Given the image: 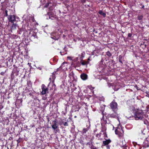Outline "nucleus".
<instances>
[{"label": "nucleus", "mask_w": 149, "mask_h": 149, "mask_svg": "<svg viewBox=\"0 0 149 149\" xmlns=\"http://www.w3.org/2000/svg\"><path fill=\"white\" fill-rule=\"evenodd\" d=\"M134 117L136 120L142 119L143 118L142 111L141 110H138L136 112Z\"/></svg>", "instance_id": "obj_1"}, {"label": "nucleus", "mask_w": 149, "mask_h": 149, "mask_svg": "<svg viewBox=\"0 0 149 149\" xmlns=\"http://www.w3.org/2000/svg\"><path fill=\"white\" fill-rule=\"evenodd\" d=\"M117 103L113 101L110 104V106L113 111H117L118 109Z\"/></svg>", "instance_id": "obj_2"}, {"label": "nucleus", "mask_w": 149, "mask_h": 149, "mask_svg": "<svg viewBox=\"0 0 149 149\" xmlns=\"http://www.w3.org/2000/svg\"><path fill=\"white\" fill-rule=\"evenodd\" d=\"M42 91L41 92L42 95H43L48 93V89L47 88L44 84H42L41 86Z\"/></svg>", "instance_id": "obj_3"}, {"label": "nucleus", "mask_w": 149, "mask_h": 149, "mask_svg": "<svg viewBox=\"0 0 149 149\" xmlns=\"http://www.w3.org/2000/svg\"><path fill=\"white\" fill-rule=\"evenodd\" d=\"M52 127L54 130L55 133L59 132L58 125L57 124L56 121H54V124L52 125Z\"/></svg>", "instance_id": "obj_4"}, {"label": "nucleus", "mask_w": 149, "mask_h": 149, "mask_svg": "<svg viewBox=\"0 0 149 149\" xmlns=\"http://www.w3.org/2000/svg\"><path fill=\"white\" fill-rule=\"evenodd\" d=\"M8 19L9 22L13 23L15 20V16L14 15H9L8 17Z\"/></svg>", "instance_id": "obj_5"}, {"label": "nucleus", "mask_w": 149, "mask_h": 149, "mask_svg": "<svg viewBox=\"0 0 149 149\" xmlns=\"http://www.w3.org/2000/svg\"><path fill=\"white\" fill-rule=\"evenodd\" d=\"M115 133L116 134L118 135L120 138L123 137V130H121L120 131H119L118 130H117L115 131Z\"/></svg>", "instance_id": "obj_6"}, {"label": "nucleus", "mask_w": 149, "mask_h": 149, "mask_svg": "<svg viewBox=\"0 0 149 149\" xmlns=\"http://www.w3.org/2000/svg\"><path fill=\"white\" fill-rule=\"evenodd\" d=\"M48 14L49 15V18L51 19H54L56 17V16L54 14H52V13L50 12L48 13Z\"/></svg>", "instance_id": "obj_7"}, {"label": "nucleus", "mask_w": 149, "mask_h": 149, "mask_svg": "<svg viewBox=\"0 0 149 149\" xmlns=\"http://www.w3.org/2000/svg\"><path fill=\"white\" fill-rule=\"evenodd\" d=\"M56 73V72H54L52 74V78L51 77H50L49 79V80L50 81H51L52 80V83L54 82V80L56 78L55 75V74Z\"/></svg>", "instance_id": "obj_8"}, {"label": "nucleus", "mask_w": 149, "mask_h": 149, "mask_svg": "<svg viewBox=\"0 0 149 149\" xmlns=\"http://www.w3.org/2000/svg\"><path fill=\"white\" fill-rule=\"evenodd\" d=\"M81 78L83 80H86L87 79L88 76L86 74L83 73L81 75Z\"/></svg>", "instance_id": "obj_9"}, {"label": "nucleus", "mask_w": 149, "mask_h": 149, "mask_svg": "<svg viewBox=\"0 0 149 149\" xmlns=\"http://www.w3.org/2000/svg\"><path fill=\"white\" fill-rule=\"evenodd\" d=\"M114 112V113H112L110 115V116L111 117L113 118H116L118 116V114L117 113L116 111H113Z\"/></svg>", "instance_id": "obj_10"}, {"label": "nucleus", "mask_w": 149, "mask_h": 149, "mask_svg": "<svg viewBox=\"0 0 149 149\" xmlns=\"http://www.w3.org/2000/svg\"><path fill=\"white\" fill-rule=\"evenodd\" d=\"M111 142V141L110 139H107L105 141H103V144L105 145H108V144Z\"/></svg>", "instance_id": "obj_11"}, {"label": "nucleus", "mask_w": 149, "mask_h": 149, "mask_svg": "<svg viewBox=\"0 0 149 149\" xmlns=\"http://www.w3.org/2000/svg\"><path fill=\"white\" fill-rule=\"evenodd\" d=\"M144 147L145 148H148L149 146V144L148 143V142L147 141H145L143 143Z\"/></svg>", "instance_id": "obj_12"}, {"label": "nucleus", "mask_w": 149, "mask_h": 149, "mask_svg": "<svg viewBox=\"0 0 149 149\" xmlns=\"http://www.w3.org/2000/svg\"><path fill=\"white\" fill-rule=\"evenodd\" d=\"M89 130V127H88L86 128H84L82 131V132L83 134L86 133V132Z\"/></svg>", "instance_id": "obj_13"}, {"label": "nucleus", "mask_w": 149, "mask_h": 149, "mask_svg": "<svg viewBox=\"0 0 149 149\" xmlns=\"http://www.w3.org/2000/svg\"><path fill=\"white\" fill-rule=\"evenodd\" d=\"M99 13L100 15L103 16H104V17H105L106 16V15L105 13H103L102 11L100 10L99 11Z\"/></svg>", "instance_id": "obj_14"}, {"label": "nucleus", "mask_w": 149, "mask_h": 149, "mask_svg": "<svg viewBox=\"0 0 149 149\" xmlns=\"http://www.w3.org/2000/svg\"><path fill=\"white\" fill-rule=\"evenodd\" d=\"M17 26V25L13 23L11 27V29H15Z\"/></svg>", "instance_id": "obj_15"}, {"label": "nucleus", "mask_w": 149, "mask_h": 149, "mask_svg": "<svg viewBox=\"0 0 149 149\" xmlns=\"http://www.w3.org/2000/svg\"><path fill=\"white\" fill-rule=\"evenodd\" d=\"M119 61L122 64L123 63V61H122V56L120 55L119 56Z\"/></svg>", "instance_id": "obj_16"}, {"label": "nucleus", "mask_w": 149, "mask_h": 149, "mask_svg": "<svg viewBox=\"0 0 149 149\" xmlns=\"http://www.w3.org/2000/svg\"><path fill=\"white\" fill-rule=\"evenodd\" d=\"M88 63V62L83 61L81 62V64L83 65H87Z\"/></svg>", "instance_id": "obj_17"}, {"label": "nucleus", "mask_w": 149, "mask_h": 149, "mask_svg": "<svg viewBox=\"0 0 149 149\" xmlns=\"http://www.w3.org/2000/svg\"><path fill=\"white\" fill-rule=\"evenodd\" d=\"M64 64V63H63L61 64V65L60 67V68H61V69L63 70H64L65 69H66V68L65 67L64 68V67L63 66Z\"/></svg>", "instance_id": "obj_18"}, {"label": "nucleus", "mask_w": 149, "mask_h": 149, "mask_svg": "<svg viewBox=\"0 0 149 149\" xmlns=\"http://www.w3.org/2000/svg\"><path fill=\"white\" fill-rule=\"evenodd\" d=\"M106 54L109 57H110L111 56V54L109 51H108L107 52Z\"/></svg>", "instance_id": "obj_19"}, {"label": "nucleus", "mask_w": 149, "mask_h": 149, "mask_svg": "<svg viewBox=\"0 0 149 149\" xmlns=\"http://www.w3.org/2000/svg\"><path fill=\"white\" fill-rule=\"evenodd\" d=\"M101 134H97L96 135V136L98 138H99L101 136Z\"/></svg>", "instance_id": "obj_20"}, {"label": "nucleus", "mask_w": 149, "mask_h": 149, "mask_svg": "<svg viewBox=\"0 0 149 149\" xmlns=\"http://www.w3.org/2000/svg\"><path fill=\"white\" fill-rule=\"evenodd\" d=\"M104 106H101V111H103L104 110Z\"/></svg>", "instance_id": "obj_21"}, {"label": "nucleus", "mask_w": 149, "mask_h": 149, "mask_svg": "<svg viewBox=\"0 0 149 149\" xmlns=\"http://www.w3.org/2000/svg\"><path fill=\"white\" fill-rule=\"evenodd\" d=\"M63 124L65 126H68V124L67 122L64 123Z\"/></svg>", "instance_id": "obj_22"}, {"label": "nucleus", "mask_w": 149, "mask_h": 149, "mask_svg": "<svg viewBox=\"0 0 149 149\" xmlns=\"http://www.w3.org/2000/svg\"><path fill=\"white\" fill-rule=\"evenodd\" d=\"M103 116H102V118L101 119V121H104V116L103 115Z\"/></svg>", "instance_id": "obj_23"}, {"label": "nucleus", "mask_w": 149, "mask_h": 149, "mask_svg": "<svg viewBox=\"0 0 149 149\" xmlns=\"http://www.w3.org/2000/svg\"><path fill=\"white\" fill-rule=\"evenodd\" d=\"M138 18L139 20H141L142 19L143 17L141 16H139Z\"/></svg>", "instance_id": "obj_24"}, {"label": "nucleus", "mask_w": 149, "mask_h": 149, "mask_svg": "<svg viewBox=\"0 0 149 149\" xmlns=\"http://www.w3.org/2000/svg\"><path fill=\"white\" fill-rule=\"evenodd\" d=\"M53 83V87H54V89H55V88H56V85L55 84H54V83Z\"/></svg>", "instance_id": "obj_25"}, {"label": "nucleus", "mask_w": 149, "mask_h": 149, "mask_svg": "<svg viewBox=\"0 0 149 149\" xmlns=\"http://www.w3.org/2000/svg\"><path fill=\"white\" fill-rule=\"evenodd\" d=\"M86 0H81L82 3H84L86 2Z\"/></svg>", "instance_id": "obj_26"}, {"label": "nucleus", "mask_w": 149, "mask_h": 149, "mask_svg": "<svg viewBox=\"0 0 149 149\" xmlns=\"http://www.w3.org/2000/svg\"><path fill=\"white\" fill-rule=\"evenodd\" d=\"M4 72H2L1 73V75H3L4 74Z\"/></svg>", "instance_id": "obj_27"}, {"label": "nucleus", "mask_w": 149, "mask_h": 149, "mask_svg": "<svg viewBox=\"0 0 149 149\" xmlns=\"http://www.w3.org/2000/svg\"><path fill=\"white\" fill-rule=\"evenodd\" d=\"M67 58L68 59H69L70 60H71V59L72 57H70V56H69V57H68Z\"/></svg>", "instance_id": "obj_28"}, {"label": "nucleus", "mask_w": 149, "mask_h": 149, "mask_svg": "<svg viewBox=\"0 0 149 149\" xmlns=\"http://www.w3.org/2000/svg\"><path fill=\"white\" fill-rule=\"evenodd\" d=\"M107 149L109 148V145H107Z\"/></svg>", "instance_id": "obj_29"}, {"label": "nucleus", "mask_w": 149, "mask_h": 149, "mask_svg": "<svg viewBox=\"0 0 149 149\" xmlns=\"http://www.w3.org/2000/svg\"><path fill=\"white\" fill-rule=\"evenodd\" d=\"M91 149H97L95 147H91Z\"/></svg>", "instance_id": "obj_30"}, {"label": "nucleus", "mask_w": 149, "mask_h": 149, "mask_svg": "<svg viewBox=\"0 0 149 149\" xmlns=\"http://www.w3.org/2000/svg\"><path fill=\"white\" fill-rule=\"evenodd\" d=\"M52 38H53V39H55V40H57V39H55V37H52Z\"/></svg>", "instance_id": "obj_31"}, {"label": "nucleus", "mask_w": 149, "mask_h": 149, "mask_svg": "<svg viewBox=\"0 0 149 149\" xmlns=\"http://www.w3.org/2000/svg\"><path fill=\"white\" fill-rule=\"evenodd\" d=\"M32 36L35 37L36 36V35H33Z\"/></svg>", "instance_id": "obj_32"}, {"label": "nucleus", "mask_w": 149, "mask_h": 149, "mask_svg": "<svg viewBox=\"0 0 149 149\" xmlns=\"http://www.w3.org/2000/svg\"><path fill=\"white\" fill-rule=\"evenodd\" d=\"M88 60H90V59L89 58H88Z\"/></svg>", "instance_id": "obj_33"}, {"label": "nucleus", "mask_w": 149, "mask_h": 149, "mask_svg": "<svg viewBox=\"0 0 149 149\" xmlns=\"http://www.w3.org/2000/svg\"><path fill=\"white\" fill-rule=\"evenodd\" d=\"M6 16H7V15H7V13H6Z\"/></svg>", "instance_id": "obj_34"}, {"label": "nucleus", "mask_w": 149, "mask_h": 149, "mask_svg": "<svg viewBox=\"0 0 149 149\" xmlns=\"http://www.w3.org/2000/svg\"><path fill=\"white\" fill-rule=\"evenodd\" d=\"M130 35V34H128V36H129V35Z\"/></svg>", "instance_id": "obj_35"}, {"label": "nucleus", "mask_w": 149, "mask_h": 149, "mask_svg": "<svg viewBox=\"0 0 149 149\" xmlns=\"http://www.w3.org/2000/svg\"><path fill=\"white\" fill-rule=\"evenodd\" d=\"M40 70H41V68H40Z\"/></svg>", "instance_id": "obj_36"}, {"label": "nucleus", "mask_w": 149, "mask_h": 149, "mask_svg": "<svg viewBox=\"0 0 149 149\" xmlns=\"http://www.w3.org/2000/svg\"><path fill=\"white\" fill-rule=\"evenodd\" d=\"M17 0L18 1H19V0Z\"/></svg>", "instance_id": "obj_37"}]
</instances>
